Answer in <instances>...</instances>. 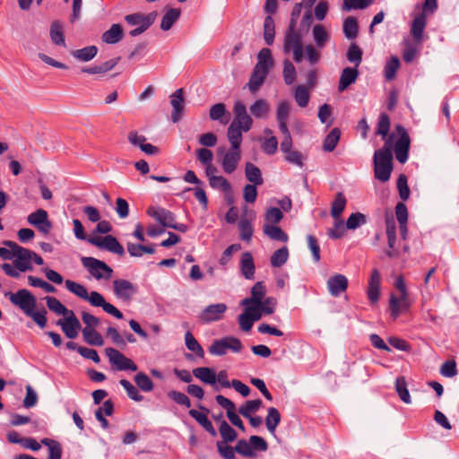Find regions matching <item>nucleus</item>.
Listing matches in <instances>:
<instances>
[{"label": "nucleus", "instance_id": "1", "mask_svg": "<svg viewBox=\"0 0 459 459\" xmlns=\"http://www.w3.org/2000/svg\"><path fill=\"white\" fill-rule=\"evenodd\" d=\"M10 302L21 309L27 316L30 317L40 328H44L47 325V310L45 307H41L39 310H35L37 307V299L32 293L26 290L21 289L15 293L5 292Z\"/></svg>", "mask_w": 459, "mask_h": 459}, {"label": "nucleus", "instance_id": "2", "mask_svg": "<svg viewBox=\"0 0 459 459\" xmlns=\"http://www.w3.org/2000/svg\"><path fill=\"white\" fill-rule=\"evenodd\" d=\"M393 143L389 137L384 146L374 153V175L381 182L390 179L393 170Z\"/></svg>", "mask_w": 459, "mask_h": 459}, {"label": "nucleus", "instance_id": "3", "mask_svg": "<svg viewBox=\"0 0 459 459\" xmlns=\"http://www.w3.org/2000/svg\"><path fill=\"white\" fill-rule=\"evenodd\" d=\"M1 268L6 275L13 278L20 277L21 273L32 271L31 250L21 246L17 247L13 264L5 263L1 265Z\"/></svg>", "mask_w": 459, "mask_h": 459}, {"label": "nucleus", "instance_id": "4", "mask_svg": "<svg viewBox=\"0 0 459 459\" xmlns=\"http://www.w3.org/2000/svg\"><path fill=\"white\" fill-rule=\"evenodd\" d=\"M283 50L285 53L292 52L293 60L299 63L303 60L302 36L294 28V22H290L284 36Z\"/></svg>", "mask_w": 459, "mask_h": 459}, {"label": "nucleus", "instance_id": "5", "mask_svg": "<svg viewBox=\"0 0 459 459\" xmlns=\"http://www.w3.org/2000/svg\"><path fill=\"white\" fill-rule=\"evenodd\" d=\"M82 266L96 280H109L113 274V269L105 262L91 256L81 258Z\"/></svg>", "mask_w": 459, "mask_h": 459}, {"label": "nucleus", "instance_id": "6", "mask_svg": "<svg viewBox=\"0 0 459 459\" xmlns=\"http://www.w3.org/2000/svg\"><path fill=\"white\" fill-rule=\"evenodd\" d=\"M157 16V12H152L148 14L135 13L126 15L125 17L126 22L130 26L135 27V29L130 30L129 35L132 37H136L143 33L152 24H153Z\"/></svg>", "mask_w": 459, "mask_h": 459}, {"label": "nucleus", "instance_id": "7", "mask_svg": "<svg viewBox=\"0 0 459 459\" xmlns=\"http://www.w3.org/2000/svg\"><path fill=\"white\" fill-rule=\"evenodd\" d=\"M268 449L266 441L259 436H251L249 441L240 439L237 442L235 450L245 457L253 458L256 455L255 451L264 452Z\"/></svg>", "mask_w": 459, "mask_h": 459}, {"label": "nucleus", "instance_id": "8", "mask_svg": "<svg viewBox=\"0 0 459 459\" xmlns=\"http://www.w3.org/2000/svg\"><path fill=\"white\" fill-rule=\"evenodd\" d=\"M243 345L239 339L234 336H226L215 340L209 347V352L212 355L223 356L228 351L238 353L242 351Z\"/></svg>", "mask_w": 459, "mask_h": 459}, {"label": "nucleus", "instance_id": "9", "mask_svg": "<svg viewBox=\"0 0 459 459\" xmlns=\"http://www.w3.org/2000/svg\"><path fill=\"white\" fill-rule=\"evenodd\" d=\"M88 242L95 246L99 249L108 251L120 257L125 255V249L119 241L112 235H106L104 237H90L87 238Z\"/></svg>", "mask_w": 459, "mask_h": 459}, {"label": "nucleus", "instance_id": "10", "mask_svg": "<svg viewBox=\"0 0 459 459\" xmlns=\"http://www.w3.org/2000/svg\"><path fill=\"white\" fill-rule=\"evenodd\" d=\"M234 118L231 124L239 126L245 133L248 132L253 126V118L248 115L245 104L240 100H236L233 105Z\"/></svg>", "mask_w": 459, "mask_h": 459}, {"label": "nucleus", "instance_id": "11", "mask_svg": "<svg viewBox=\"0 0 459 459\" xmlns=\"http://www.w3.org/2000/svg\"><path fill=\"white\" fill-rule=\"evenodd\" d=\"M221 154V158L220 160L222 170L226 174H232L238 168L240 160H241V150L240 148L236 149L235 147H230L228 151L223 152L220 151Z\"/></svg>", "mask_w": 459, "mask_h": 459}, {"label": "nucleus", "instance_id": "12", "mask_svg": "<svg viewBox=\"0 0 459 459\" xmlns=\"http://www.w3.org/2000/svg\"><path fill=\"white\" fill-rule=\"evenodd\" d=\"M109 362L114 365L118 370H131L136 371L137 365L130 359L126 357L123 353L114 348H107L105 350Z\"/></svg>", "mask_w": 459, "mask_h": 459}, {"label": "nucleus", "instance_id": "13", "mask_svg": "<svg viewBox=\"0 0 459 459\" xmlns=\"http://www.w3.org/2000/svg\"><path fill=\"white\" fill-rule=\"evenodd\" d=\"M397 132L400 136L394 143V153L396 160L403 164L408 160V153L410 149V137L406 130L402 126H397Z\"/></svg>", "mask_w": 459, "mask_h": 459}, {"label": "nucleus", "instance_id": "14", "mask_svg": "<svg viewBox=\"0 0 459 459\" xmlns=\"http://www.w3.org/2000/svg\"><path fill=\"white\" fill-rule=\"evenodd\" d=\"M113 290L117 298L129 301L137 293L138 288L128 280L117 279L113 281Z\"/></svg>", "mask_w": 459, "mask_h": 459}, {"label": "nucleus", "instance_id": "15", "mask_svg": "<svg viewBox=\"0 0 459 459\" xmlns=\"http://www.w3.org/2000/svg\"><path fill=\"white\" fill-rule=\"evenodd\" d=\"M28 222L36 227L39 231L43 234H48L52 224L48 218V212L43 209H39L36 212L30 213L27 217Z\"/></svg>", "mask_w": 459, "mask_h": 459}, {"label": "nucleus", "instance_id": "16", "mask_svg": "<svg viewBox=\"0 0 459 459\" xmlns=\"http://www.w3.org/2000/svg\"><path fill=\"white\" fill-rule=\"evenodd\" d=\"M227 311V305L224 303H217L207 306L200 314L199 319L203 323H211L219 321L223 317Z\"/></svg>", "mask_w": 459, "mask_h": 459}, {"label": "nucleus", "instance_id": "17", "mask_svg": "<svg viewBox=\"0 0 459 459\" xmlns=\"http://www.w3.org/2000/svg\"><path fill=\"white\" fill-rule=\"evenodd\" d=\"M69 339H74L78 336V332L81 329V324L74 312L65 316L64 320H58L56 323Z\"/></svg>", "mask_w": 459, "mask_h": 459}, {"label": "nucleus", "instance_id": "18", "mask_svg": "<svg viewBox=\"0 0 459 459\" xmlns=\"http://www.w3.org/2000/svg\"><path fill=\"white\" fill-rule=\"evenodd\" d=\"M411 307L408 296L390 295L389 309L393 319H396L401 314L405 313Z\"/></svg>", "mask_w": 459, "mask_h": 459}, {"label": "nucleus", "instance_id": "19", "mask_svg": "<svg viewBox=\"0 0 459 459\" xmlns=\"http://www.w3.org/2000/svg\"><path fill=\"white\" fill-rule=\"evenodd\" d=\"M348 284L347 277L341 273L334 274L327 280L328 291L333 297H339L342 292H345Z\"/></svg>", "mask_w": 459, "mask_h": 459}, {"label": "nucleus", "instance_id": "20", "mask_svg": "<svg viewBox=\"0 0 459 459\" xmlns=\"http://www.w3.org/2000/svg\"><path fill=\"white\" fill-rule=\"evenodd\" d=\"M169 98L170 104L173 108L171 120L173 123H178L181 119L184 111L185 100L183 89H178L169 96Z\"/></svg>", "mask_w": 459, "mask_h": 459}, {"label": "nucleus", "instance_id": "21", "mask_svg": "<svg viewBox=\"0 0 459 459\" xmlns=\"http://www.w3.org/2000/svg\"><path fill=\"white\" fill-rule=\"evenodd\" d=\"M147 213L154 218L161 226L166 228L173 227L175 216L169 210L165 208L150 207Z\"/></svg>", "mask_w": 459, "mask_h": 459}, {"label": "nucleus", "instance_id": "22", "mask_svg": "<svg viewBox=\"0 0 459 459\" xmlns=\"http://www.w3.org/2000/svg\"><path fill=\"white\" fill-rule=\"evenodd\" d=\"M381 276L377 269H373L368 281L367 290L368 298L371 303H377L380 295Z\"/></svg>", "mask_w": 459, "mask_h": 459}, {"label": "nucleus", "instance_id": "23", "mask_svg": "<svg viewBox=\"0 0 459 459\" xmlns=\"http://www.w3.org/2000/svg\"><path fill=\"white\" fill-rule=\"evenodd\" d=\"M359 77V71L356 67H346L342 71L338 91H344L350 85L354 83Z\"/></svg>", "mask_w": 459, "mask_h": 459}, {"label": "nucleus", "instance_id": "24", "mask_svg": "<svg viewBox=\"0 0 459 459\" xmlns=\"http://www.w3.org/2000/svg\"><path fill=\"white\" fill-rule=\"evenodd\" d=\"M251 115L258 119H265L271 110L270 104L264 99L256 100L250 107Z\"/></svg>", "mask_w": 459, "mask_h": 459}, {"label": "nucleus", "instance_id": "25", "mask_svg": "<svg viewBox=\"0 0 459 459\" xmlns=\"http://www.w3.org/2000/svg\"><path fill=\"white\" fill-rule=\"evenodd\" d=\"M215 370L208 367H199L193 369V375L204 384L216 385Z\"/></svg>", "mask_w": 459, "mask_h": 459}, {"label": "nucleus", "instance_id": "26", "mask_svg": "<svg viewBox=\"0 0 459 459\" xmlns=\"http://www.w3.org/2000/svg\"><path fill=\"white\" fill-rule=\"evenodd\" d=\"M268 72L254 67L249 82L247 83L248 90L252 93H255L263 85Z\"/></svg>", "mask_w": 459, "mask_h": 459}, {"label": "nucleus", "instance_id": "27", "mask_svg": "<svg viewBox=\"0 0 459 459\" xmlns=\"http://www.w3.org/2000/svg\"><path fill=\"white\" fill-rule=\"evenodd\" d=\"M313 38L316 48H323L326 43L330 40V32L322 24H316L312 30Z\"/></svg>", "mask_w": 459, "mask_h": 459}, {"label": "nucleus", "instance_id": "28", "mask_svg": "<svg viewBox=\"0 0 459 459\" xmlns=\"http://www.w3.org/2000/svg\"><path fill=\"white\" fill-rule=\"evenodd\" d=\"M265 295V286L262 281L256 282L251 290V298L244 299L241 301L242 306L261 303Z\"/></svg>", "mask_w": 459, "mask_h": 459}, {"label": "nucleus", "instance_id": "29", "mask_svg": "<svg viewBox=\"0 0 459 459\" xmlns=\"http://www.w3.org/2000/svg\"><path fill=\"white\" fill-rule=\"evenodd\" d=\"M273 64L271 50L266 48H262L257 55V63L255 67L269 73Z\"/></svg>", "mask_w": 459, "mask_h": 459}, {"label": "nucleus", "instance_id": "30", "mask_svg": "<svg viewBox=\"0 0 459 459\" xmlns=\"http://www.w3.org/2000/svg\"><path fill=\"white\" fill-rule=\"evenodd\" d=\"M102 41L107 44H116L123 39V29L120 24L115 23L102 34Z\"/></svg>", "mask_w": 459, "mask_h": 459}, {"label": "nucleus", "instance_id": "31", "mask_svg": "<svg viewBox=\"0 0 459 459\" xmlns=\"http://www.w3.org/2000/svg\"><path fill=\"white\" fill-rule=\"evenodd\" d=\"M263 232L272 240L287 242L289 239L288 235L279 226L276 225H269V223H264Z\"/></svg>", "mask_w": 459, "mask_h": 459}, {"label": "nucleus", "instance_id": "32", "mask_svg": "<svg viewBox=\"0 0 459 459\" xmlns=\"http://www.w3.org/2000/svg\"><path fill=\"white\" fill-rule=\"evenodd\" d=\"M425 27L426 17L424 14H420L414 18L411 24V33L417 43L421 42Z\"/></svg>", "mask_w": 459, "mask_h": 459}, {"label": "nucleus", "instance_id": "33", "mask_svg": "<svg viewBox=\"0 0 459 459\" xmlns=\"http://www.w3.org/2000/svg\"><path fill=\"white\" fill-rule=\"evenodd\" d=\"M243 133H245L244 130L239 126H234L233 124L230 125L227 130V137L230 143V147H235L236 149L240 148L243 140Z\"/></svg>", "mask_w": 459, "mask_h": 459}, {"label": "nucleus", "instance_id": "34", "mask_svg": "<svg viewBox=\"0 0 459 459\" xmlns=\"http://www.w3.org/2000/svg\"><path fill=\"white\" fill-rule=\"evenodd\" d=\"M347 200L344 195L341 192L337 193L334 200L331 204V216L334 220H338L341 218L342 213L343 212L346 206Z\"/></svg>", "mask_w": 459, "mask_h": 459}, {"label": "nucleus", "instance_id": "35", "mask_svg": "<svg viewBox=\"0 0 459 459\" xmlns=\"http://www.w3.org/2000/svg\"><path fill=\"white\" fill-rule=\"evenodd\" d=\"M281 422V414L274 407L268 409L267 416L265 417V425L268 431L272 435H275L276 428Z\"/></svg>", "mask_w": 459, "mask_h": 459}, {"label": "nucleus", "instance_id": "36", "mask_svg": "<svg viewBox=\"0 0 459 459\" xmlns=\"http://www.w3.org/2000/svg\"><path fill=\"white\" fill-rule=\"evenodd\" d=\"M181 12L179 9H169L161 19L160 29L162 30H169L172 28L174 23L179 19Z\"/></svg>", "mask_w": 459, "mask_h": 459}, {"label": "nucleus", "instance_id": "37", "mask_svg": "<svg viewBox=\"0 0 459 459\" xmlns=\"http://www.w3.org/2000/svg\"><path fill=\"white\" fill-rule=\"evenodd\" d=\"M189 415L193 417L204 429L208 431L212 436H216V430L212 426L211 420L204 413H202L195 409L189 411Z\"/></svg>", "mask_w": 459, "mask_h": 459}, {"label": "nucleus", "instance_id": "38", "mask_svg": "<svg viewBox=\"0 0 459 459\" xmlns=\"http://www.w3.org/2000/svg\"><path fill=\"white\" fill-rule=\"evenodd\" d=\"M245 174L247 179L255 185L260 186L264 182L260 169L251 162L246 163Z\"/></svg>", "mask_w": 459, "mask_h": 459}, {"label": "nucleus", "instance_id": "39", "mask_svg": "<svg viewBox=\"0 0 459 459\" xmlns=\"http://www.w3.org/2000/svg\"><path fill=\"white\" fill-rule=\"evenodd\" d=\"M97 53V47L89 46L82 48L81 49L74 50L71 54L75 59L81 62H88L93 59L96 56Z\"/></svg>", "mask_w": 459, "mask_h": 459}, {"label": "nucleus", "instance_id": "40", "mask_svg": "<svg viewBox=\"0 0 459 459\" xmlns=\"http://www.w3.org/2000/svg\"><path fill=\"white\" fill-rule=\"evenodd\" d=\"M241 272L247 279H253L255 274V264L253 256L249 252H245L241 257Z\"/></svg>", "mask_w": 459, "mask_h": 459}, {"label": "nucleus", "instance_id": "41", "mask_svg": "<svg viewBox=\"0 0 459 459\" xmlns=\"http://www.w3.org/2000/svg\"><path fill=\"white\" fill-rule=\"evenodd\" d=\"M228 111L226 106L223 103H217L210 108V118L214 121H219L221 124H227L229 121L228 117H225Z\"/></svg>", "mask_w": 459, "mask_h": 459}, {"label": "nucleus", "instance_id": "42", "mask_svg": "<svg viewBox=\"0 0 459 459\" xmlns=\"http://www.w3.org/2000/svg\"><path fill=\"white\" fill-rule=\"evenodd\" d=\"M385 230L388 247L394 248L396 241V223L392 214L385 216Z\"/></svg>", "mask_w": 459, "mask_h": 459}, {"label": "nucleus", "instance_id": "43", "mask_svg": "<svg viewBox=\"0 0 459 459\" xmlns=\"http://www.w3.org/2000/svg\"><path fill=\"white\" fill-rule=\"evenodd\" d=\"M82 335L85 342L90 345L102 346L104 344V340L101 334L94 328L84 327L82 329Z\"/></svg>", "mask_w": 459, "mask_h": 459}, {"label": "nucleus", "instance_id": "44", "mask_svg": "<svg viewBox=\"0 0 459 459\" xmlns=\"http://www.w3.org/2000/svg\"><path fill=\"white\" fill-rule=\"evenodd\" d=\"M341 137V131L339 128H333L326 135L323 143V149L325 152H333L338 144Z\"/></svg>", "mask_w": 459, "mask_h": 459}, {"label": "nucleus", "instance_id": "45", "mask_svg": "<svg viewBox=\"0 0 459 459\" xmlns=\"http://www.w3.org/2000/svg\"><path fill=\"white\" fill-rule=\"evenodd\" d=\"M49 33L50 39L55 45L65 46L63 26L59 22H52Z\"/></svg>", "mask_w": 459, "mask_h": 459}, {"label": "nucleus", "instance_id": "46", "mask_svg": "<svg viewBox=\"0 0 459 459\" xmlns=\"http://www.w3.org/2000/svg\"><path fill=\"white\" fill-rule=\"evenodd\" d=\"M48 307L57 315L65 317L69 316L72 310L67 309L56 298L48 296L45 298Z\"/></svg>", "mask_w": 459, "mask_h": 459}, {"label": "nucleus", "instance_id": "47", "mask_svg": "<svg viewBox=\"0 0 459 459\" xmlns=\"http://www.w3.org/2000/svg\"><path fill=\"white\" fill-rule=\"evenodd\" d=\"M262 405V401L259 399L247 401L242 406L239 407L238 412L245 418L253 416Z\"/></svg>", "mask_w": 459, "mask_h": 459}, {"label": "nucleus", "instance_id": "48", "mask_svg": "<svg viewBox=\"0 0 459 459\" xmlns=\"http://www.w3.org/2000/svg\"><path fill=\"white\" fill-rule=\"evenodd\" d=\"M185 342L186 348L195 352V355L199 358H204V351L197 342V340L194 337V335L190 332H186L185 334Z\"/></svg>", "mask_w": 459, "mask_h": 459}, {"label": "nucleus", "instance_id": "49", "mask_svg": "<svg viewBox=\"0 0 459 459\" xmlns=\"http://www.w3.org/2000/svg\"><path fill=\"white\" fill-rule=\"evenodd\" d=\"M289 258V250L287 247H282L273 252L270 258L272 266L281 267L283 265Z\"/></svg>", "mask_w": 459, "mask_h": 459}, {"label": "nucleus", "instance_id": "50", "mask_svg": "<svg viewBox=\"0 0 459 459\" xmlns=\"http://www.w3.org/2000/svg\"><path fill=\"white\" fill-rule=\"evenodd\" d=\"M275 25L272 16H266L264 22V38L267 45H272L274 41Z\"/></svg>", "mask_w": 459, "mask_h": 459}, {"label": "nucleus", "instance_id": "51", "mask_svg": "<svg viewBox=\"0 0 459 459\" xmlns=\"http://www.w3.org/2000/svg\"><path fill=\"white\" fill-rule=\"evenodd\" d=\"M41 444L48 447V459H61L62 448L57 441L43 438Z\"/></svg>", "mask_w": 459, "mask_h": 459}, {"label": "nucleus", "instance_id": "52", "mask_svg": "<svg viewBox=\"0 0 459 459\" xmlns=\"http://www.w3.org/2000/svg\"><path fill=\"white\" fill-rule=\"evenodd\" d=\"M65 284V288L73 294L76 295L77 297L84 300L88 299V290L82 284L75 282L71 280H66Z\"/></svg>", "mask_w": 459, "mask_h": 459}, {"label": "nucleus", "instance_id": "53", "mask_svg": "<svg viewBox=\"0 0 459 459\" xmlns=\"http://www.w3.org/2000/svg\"><path fill=\"white\" fill-rule=\"evenodd\" d=\"M395 389L400 397V399L409 404L411 403V395L409 390L407 389V385L405 378L403 377H400L395 381Z\"/></svg>", "mask_w": 459, "mask_h": 459}, {"label": "nucleus", "instance_id": "54", "mask_svg": "<svg viewBox=\"0 0 459 459\" xmlns=\"http://www.w3.org/2000/svg\"><path fill=\"white\" fill-rule=\"evenodd\" d=\"M210 186L213 189L222 191L224 193L231 192V185L227 178L222 176L212 177L209 181Z\"/></svg>", "mask_w": 459, "mask_h": 459}, {"label": "nucleus", "instance_id": "55", "mask_svg": "<svg viewBox=\"0 0 459 459\" xmlns=\"http://www.w3.org/2000/svg\"><path fill=\"white\" fill-rule=\"evenodd\" d=\"M343 32L347 39H355L358 35V22L353 17H348L343 22Z\"/></svg>", "mask_w": 459, "mask_h": 459}, {"label": "nucleus", "instance_id": "56", "mask_svg": "<svg viewBox=\"0 0 459 459\" xmlns=\"http://www.w3.org/2000/svg\"><path fill=\"white\" fill-rule=\"evenodd\" d=\"M390 130V118L387 114L382 113L379 116L378 123H377V134H379L382 136L383 139H385L388 132Z\"/></svg>", "mask_w": 459, "mask_h": 459}, {"label": "nucleus", "instance_id": "57", "mask_svg": "<svg viewBox=\"0 0 459 459\" xmlns=\"http://www.w3.org/2000/svg\"><path fill=\"white\" fill-rule=\"evenodd\" d=\"M134 382L143 392H151L153 389V383L144 373L140 372L134 376Z\"/></svg>", "mask_w": 459, "mask_h": 459}, {"label": "nucleus", "instance_id": "58", "mask_svg": "<svg viewBox=\"0 0 459 459\" xmlns=\"http://www.w3.org/2000/svg\"><path fill=\"white\" fill-rule=\"evenodd\" d=\"M347 59L355 64V66H359L362 61V50L355 43L351 44L347 51Z\"/></svg>", "mask_w": 459, "mask_h": 459}, {"label": "nucleus", "instance_id": "59", "mask_svg": "<svg viewBox=\"0 0 459 459\" xmlns=\"http://www.w3.org/2000/svg\"><path fill=\"white\" fill-rule=\"evenodd\" d=\"M283 218V214L281 209L276 207H272L267 209L264 214V223H269V225H275L279 223Z\"/></svg>", "mask_w": 459, "mask_h": 459}, {"label": "nucleus", "instance_id": "60", "mask_svg": "<svg viewBox=\"0 0 459 459\" xmlns=\"http://www.w3.org/2000/svg\"><path fill=\"white\" fill-rule=\"evenodd\" d=\"M4 246L0 247V257L4 260H13L16 254L18 244L13 241H5Z\"/></svg>", "mask_w": 459, "mask_h": 459}, {"label": "nucleus", "instance_id": "61", "mask_svg": "<svg viewBox=\"0 0 459 459\" xmlns=\"http://www.w3.org/2000/svg\"><path fill=\"white\" fill-rule=\"evenodd\" d=\"M400 66V60L397 56H392L385 66V76L386 80L391 81L395 77V74Z\"/></svg>", "mask_w": 459, "mask_h": 459}, {"label": "nucleus", "instance_id": "62", "mask_svg": "<svg viewBox=\"0 0 459 459\" xmlns=\"http://www.w3.org/2000/svg\"><path fill=\"white\" fill-rule=\"evenodd\" d=\"M366 223V216L360 212H354L350 215L346 221V229L356 230Z\"/></svg>", "mask_w": 459, "mask_h": 459}, {"label": "nucleus", "instance_id": "63", "mask_svg": "<svg viewBox=\"0 0 459 459\" xmlns=\"http://www.w3.org/2000/svg\"><path fill=\"white\" fill-rule=\"evenodd\" d=\"M238 229L240 232V238L245 241H249L253 236V227L251 222L247 219H241L238 222Z\"/></svg>", "mask_w": 459, "mask_h": 459}, {"label": "nucleus", "instance_id": "64", "mask_svg": "<svg viewBox=\"0 0 459 459\" xmlns=\"http://www.w3.org/2000/svg\"><path fill=\"white\" fill-rule=\"evenodd\" d=\"M295 100L297 104L301 108H304L308 104L309 93L304 85H299L296 88Z\"/></svg>", "mask_w": 459, "mask_h": 459}]
</instances>
